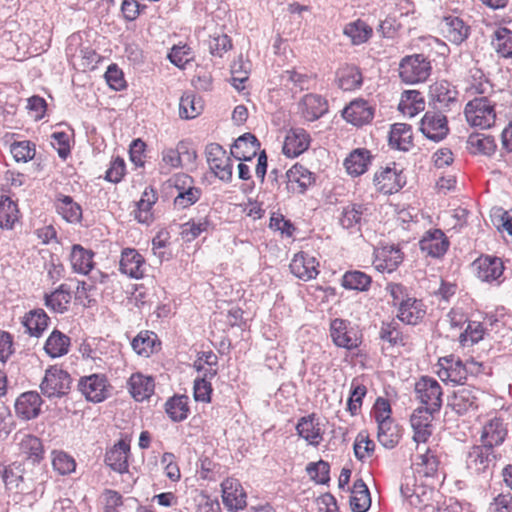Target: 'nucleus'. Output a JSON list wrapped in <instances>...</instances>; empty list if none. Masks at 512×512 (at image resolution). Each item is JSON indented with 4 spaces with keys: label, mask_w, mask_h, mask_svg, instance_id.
<instances>
[{
    "label": "nucleus",
    "mask_w": 512,
    "mask_h": 512,
    "mask_svg": "<svg viewBox=\"0 0 512 512\" xmlns=\"http://www.w3.org/2000/svg\"><path fill=\"white\" fill-rule=\"evenodd\" d=\"M467 148L472 154L489 156L495 152L496 144L491 136L475 133L468 137Z\"/></svg>",
    "instance_id": "obj_48"
},
{
    "label": "nucleus",
    "mask_w": 512,
    "mask_h": 512,
    "mask_svg": "<svg viewBox=\"0 0 512 512\" xmlns=\"http://www.w3.org/2000/svg\"><path fill=\"white\" fill-rule=\"evenodd\" d=\"M330 336L333 343L340 348L352 350L359 345L356 330L347 320L336 318L330 323Z\"/></svg>",
    "instance_id": "obj_8"
},
{
    "label": "nucleus",
    "mask_w": 512,
    "mask_h": 512,
    "mask_svg": "<svg viewBox=\"0 0 512 512\" xmlns=\"http://www.w3.org/2000/svg\"><path fill=\"white\" fill-rule=\"evenodd\" d=\"M286 182L289 188L295 190L294 185L298 186V192L304 193L307 187L314 182L313 174L304 166L295 164L286 173Z\"/></svg>",
    "instance_id": "obj_34"
},
{
    "label": "nucleus",
    "mask_w": 512,
    "mask_h": 512,
    "mask_svg": "<svg viewBox=\"0 0 512 512\" xmlns=\"http://www.w3.org/2000/svg\"><path fill=\"white\" fill-rule=\"evenodd\" d=\"M71 301V294L66 285L62 284L50 294L45 295V305L57 313L67 310Z\"/></svg>",
    "instance_id": "obj_46"
},
{
    "label": "nucleus",
    "mask_w": 512,
    "mask_h": 512,
    "mask_svg": "<svg viewBox=\"0 0 512 512\" xmlns=\"http://www.w3.org/2000/svg\"><path fill=\"white\" fill-rule=\"evenodd\" d=\"M338 87L344 91H352L362 85V74L353 65H345L337 72Z\"/></svg>",
    "instance_id": "obj_40"
},
{
    "label": "nucleus",
    "mask_w": 512,
    "mask_h": 512,
    "mask_svg": "<svg viewBox=\"0 0 512 512\" xmlns=\"http://www.w3.org/2000/svg\"><path fill=\"white\" fill-rule=\"evenodd\" d=\"M431 95L439 109L453 110L459 108L458 91L448 82H440L432 87Z\"/></svg>",
    "instance_id": "obj_25"
},
{
    "label": "nucleus",
    "mask_w": 512,
    "mask_h": 512,
    "mask_svg": "<svg viewBox=\"0 0 512 512\" xmlns=\"http://www.w3.org/2000/svg\"><path fill=\"white\" fill-rule=\"evenodd\" d=\"M57 212L70 223L80 221L82 209L79 204L73 201L72 197L61 195L56 201Z\"/></svg>",
    "instance_id": "obj_45"
},
{
    "label": "nucleus",
    "mask_w": 512,
    "mask_h": 512,
    "mask_svg": "<svg viewBox=\"0 0 512 512\" xmlns=\"http://www.w3.org/2000/svg\"><path fill=\"white\" fill-rule=\"evenodd\" d=\"M296 430L298 435L312 446H318L322 440L319 424L314 422V415L302 417L296 426Z\"/></svg>",
    "instance_id": "obj_39"
},
{
    "label": "nucleus",
    "mask_w": 512,
    "mask_h": 512,
    "mask_svg": "<svg viewBox=\"0 0 512 512\" xmlns=\"http://www.w3.org/2000/svg\"><path fill=\"white\" fill-rule=\"evenodd\" d=\"M403 261L402 253L400 249L390 246L384 247L376 252L375 259L373 261L374 267L379 272L391 273L399 266Z\"/></svg>",
    "instance_id": "obj_28"
},
{
    "label": "nucleus",
    "mask_w": 512,
    "mask_h": 512,
    "mask_svg": "<svg viewBox=\"0 0 512 512\" xmlns=\"http://www.w3.org/2000/svg\"><path fill=\"white\" fill-rule=\"evenodd\" d=\"M373 182L376 189L385 195L398 192L403 186L401 175L390 167L376 172Z\"/></svg>",
    "instance_id": "obj_22"
},
{
    "label": "nucleus",
    "mask_w": 512,
    "mask_h": 512,
    "mask_svg": "<svg viewBox=\"0 0 512 512\" xmlns=\"http://www.w3.org/2000/svg\"><path fill=\"white\" fill-rule=\"evenodd\" d=\"M425 313V306L422 300L410 297L400 304L397 317L406 324L416 325L424 318Z\"/></svg>",
    "instance_id": "obj_29"
},
{
    "label": "nucleus",
    "mask_w": 512,
    "mask_h": 512,
    "mask_svg": "<svg viewBox=\"0 0 512 512\" xmlns=\"http://www.w3.org/2000/svg\"><path fill=\"white\" fill-rule=\"evenodd\" d=\"M157 335L153 332H140L131 342L133 350L140 356L149 357L155 350Z\"/></svg>",
    "instance_id": "obj_53"
},
{
    "label": "nucleus",
    "mask_w": 512,
    "mask_h": 512,
    "mask_svg": "<svg viewBox=\"0 0 512 512\" xmlns=\"http://www.w3.org/2000/svg\"><path fill=\"white\" fill-rule=\"evenodd\" d=\"M172 183L178 191L174 198V205L177 208L185 209L196 203L201 197V189L194 186V180L188 174H176Z\"/></svg>",
    "instance_id": "obj_6"
},
{
    "label": "nucleus",
    "mask_w": 512,
    "mask_h": 512,
    "mask_svg": "<svg viewBox=\"0 0 512 512\" xmlns=\"http://www.w3.org/2000/svg\"><path fill=\"white\" fill-rule=\"evenodd\" d=\"M307 473L317 483L325 484L329 481V472H330V466L328 462L324 460H319L318 462L314 463L311 462L307 465L306 468Z\"/></svg>",
    "instance_id": "obj_58"
},
{
    "label": "nucleus",
    "mask_w": 512,
    "mask_h": 512,
    "mask_svg": "<svg viewBox=\"0 0 512 512\" xmlns=\"http://www.w3.org/2000/svg\"><path fill=\"white\" fill-rule=\"evenodd\" d=\"M42 400L37 392L29 391L21 394L15 403V411L25 420L36 418L40 413Z\"/></svg>",
    "instance_id": "obj_26"
},
{
    "label": "nucleus",
    "mask_w": 512,
    "mask_h": 512,
    "mask_svg": "<svg viewBox=\"0 0 512 512\" xmlns=\"http://www.w3.org/2000/svg\"><path fill=\"white\" fill-rule=\"evenodd\" d=\"M391 147L402 151H408L412 145V129L405 123H395L389 133Z\"/></svg>",
    "instance_id": "obj_35"
},
{
    "label": "nucleus",
    "mask_w": 512,
    "mask_h": 512,
    "mask_svg": "<svg viewBox=\"0 0 512 512\" xmlns=\"http://www.w3.org/2000/svg\"><path fill=\"white\" fill-rule=\"evenodd\" d=\"M479 390L470 386H462L454 392L450 406L457 414H465L478 407Z\"/></svg>",
    "instance_id": "obj_24"
},
{
    "label": "nucleus",
    "mask_w": 512,
    "mask_h": 512,
    "mask_svg": "<svg viewBox=\"0 0 512 512\" xmlns=\"http://www.w3.org/2000/svg\"><path fill=\"white\" fill-rule=\"evenodd\" d=\"M70 338L59 330H54L45 342L44 350L52 358L68 353Z\"/></svg>",
    "instance_id": "obj_41"
},
{
    "label": "nucleus",
    "mask_w": 512,
    "mask_h": 512,
    "mask_svg": "<svg viewBox=\"0 0 512 512\" xmlns=\"http://www.w3.org/2000/svg\"><path fill=\"white\" fill-rule=\"evenodd\" d=\"M371 160L370 151L365 148L353 150L344 161L346 171L351 176H359L366 172Z\"/></svg>",
    "instance_id": "obj_33"
},
{
    "label": "nucleus",
    "mask_w": 512,
    "mask_h": 512,
    "mask_svg": "<svg viewBox=\"0 0 512 512\" xmlns=\"http://www.w3.org/2000/svg\"><path fill=\"white\" fill-rule=\"evenodd\" d=\"M71 382V376L67 371L52 366L46 370L40 390L47 398H61L69 393Z\"/></svg>",
    "instance_id": "obj_3"
},
{
    "label": "nucleus",
    "mask_w": 512,
    "mask_h": 512,
    "mask_svg": "<svg viewBox=\"0 0 512 512\" xmlns=\"http://www.w3.org/2000/svg\"><path fill=\"white\" fill-rule=\"evenodd\" d=\"M508 433L507 426L501 418L490 419L482 428L481 442L483 446L494 448L501 445Z\"/></svg>",
    "instance_id": "obj_19"
},
{
    "label": "nucleus",
    "mask_w": 512,
    "mask_h": 512,
    "mask_svg": "<svg viewBox=\"0 0 512 512\" xmlns=\"http://www.w3.org/2000/svg\"><path fill=\"white\" fill-rule=\"evenodd\" d=\"M420 131L434 142L443 140L449 132L446 116L439 112L427 111L421 120Z\"/></svg>",
    "instance_id": "obj_9"
},
{
    "label": "nucleus",
    "mask_w": 512,
    "mask_h": 512,
    "mask_svg": "<svg viewBox=\"0 0 512 512\" xmlns=\"http://www.w3.org/2000/svg\"><path fill=\"white\" fill-rule=\"evenodd\" d=\"M221 488L223 503L230 511H238L246 507L247 495L237 479H225Z\"/></svg>",
    "instance_id": "obj_13"
},
{
    "label": "nucleus",
    "mask_w": 512,
    "mask_h": 512,
    "mask_svg": "<svg viewBox=\"0 0 512 512\" xmlns=\"http://www.w3.org/2000/svg\"><path fill=\"white\" fill-rule=\"evenodd\" d=\"M310 139L304 129H291L283 144V153L290 158L297 157L309 147Z\"/></svg>",
    "instance_id": "obj_27"
},
{
    "label": "nucleus",
    "mask_w": 512,
    "mask_h": 512,
    "mask_svg": "<svg viewBox=\"0 0 512 512\" xmlns=\"http://www.w3.org/2000/svg\"><path fill=\"white\" fill-rule=\"evenodd\" d=\"M209 226V221L206 218L200 219L197 222L190 221L182 225L181 234L188 240H194L202 232L206 231Z\"/></svg>",
    "instance_id": "obj_63"
},
{
    "label": "nucleus",
    "mask_w": 512,
    "mask_h": 512,
    "mask_svg": "<svg viewBox=\"0 0 512 512\" xmlns=\"http://www.w3.org/2000/svg\"><path fill=\"white\" fill-rule=\"evenodd\" d=\"M260 142L251 133L238 137L231 146V155L239 161H251L257 154Z\"/></svg>",
    "instance_id": "obj_23"
},
{
    "label": "nucleus",
    "mask_w": 512,
    "mask_h": 512,
    "mask_svg": "<svg viewBox=\"0 0 512 512\" xmlns=\"http://www.w3.org/2000/svg\"><path fill=\"white\" fill-rule=\"evenodd\" d=\"M371 282V276L359 270H350L345 272L341 280V284L345 289L361 292L367 291Z\"/></svg>",
    "instance_id": "obj_47"
},
{
    "label": "nucleus",
    "mask_w": 512,
    "mask_h": 512,
    "mask_svg": "<svg viewBox=\"0 0 512 512\" xmlns=\"http://www.w3.org/2000/svg\"><path fill=\"white\" fill-rule=\"evenodd\" d=\"M52 465L54 470L61 475L70 474L76 467L75 460L64 452L53 453Z\"/></svg>",
    "instance_id": "obj_59"
},
{
    "label": "nucleus",
    "mask_w": 512,
    "mask_h": 512,
    "mask_svg": "<svg viewBox=\"0 0 512 512\" xmlns=\"http://www.w3.org/2000/svg\"><path fill=\"white\" fill-rule=\"evenodd\" d=\"M435 411L417 408L410 417L413 440L417 445L426 443L432 435V421Z\"/></svg>",
    "instance_id": "obj_11"
},
{
    "label": "nucleus",
    "mask_w": 512,
    "mask_h": 512,
    "mask_svg": "<svg viewBox=\"0 0 512 512\" xmlns=\"http://www.w3.org/2000/svg\"><path fill=\"white\" fill-rule=\"evenodd\" d=\"M202 111V104L200 99H197L193 94H184L179 103V114L181 118L193 119L198 116Z\"/></svg>",
    "instance_id": "obj_54"
},
{
    "label": "nucleus",
    "mask_w": 512,
    "mask_h": 512,
    "mask_svg": "<svg viewBox=\"0 0 512 512\" xmlns=\"http://www.w3.org/2000/svg\"><path fill=\"white\" fill-rule=\"evenodd\" d=\"M420 249L426 255L433 258L443 256L448 247L449 241L444 232L440 229H432L427 231L419 241Z\"/></svg>",
    "instance_id": "obj_16"
},
{
    "label": "nucleus",
    "mask_w": 512,
    "mask_h": 512,
    "mask_svg": "<svg viewBox=\"0 0 512 512\" xmlns=\"http://www.w3.org/2000/svg\"><path fill=\"white\" fill-rule=\"evenodd\" d=\"M350 506L353 512H366L371 506L370 492L362 479L354 482Z\"/></svg>",
    "instance_id": "obj_38"
},
{
    "label": "nucleus",
    "mask_w": 512,
    "mask_h": 512,
    "mask_svg": "<svg viewBox=\"0 0 512 512\" xmlns=\"http://www.w3.org/2000/svg\"><path fill=\"white\" fill-rule=\"evenodd\" d=\"M374 449L375 443L369 439L368 434L360 432L354 443L355 457L360 461H364L366 458L372 456Z\"/></svg>",
    "instance_id": "obj_57"
},
{
    "label": "nucleus",
    "mask_w": 512,
    "mask_h": 512,
    "mask_svg": "<svg viewBox=\"0 0 512 512\" xmlns=\"http://www.w3.org/2000/svg\"><path fill=\"white\" fill-rule=\"evenodd\" d=\"M19 219L17 204L9 197L2 196L0 199V227L12 229Z\"/></svg>",
    "instance_id": "obj_51"
},
{
    "label": "nucleus",
    "mask_w": 512,
    "mask_h": 512,
    "mask_svg": "<svg viewBox=\"0 0 512 512\" xmlns=\"http://www.w3.org/2000/svg\"><path fill=\"white\" fill-rule=\"evenodd\" d=\"M129 445L119 441L106 452L105 463L116 472L124 473L128 470Z\"/></svg>",
    "instance_id": "obj_30"
},
{
    "label": "nucleus",
    "mask_w": 512,
    "mask_h": 512,
    "mask_svg": "<svg viewBox=\"0 0 512 512\" xmlns=\"http://www.w3.org/2000/svg\"><path fill=\"white\" fill-rule=\"evenodd\" d=\"M401 438L400 428L393 421H386L378 426L377 439L379 443L387 448H394Z\"/></svg>",
    "instance_id": "obj_44"
},
{
    "label": "nucleus",
    "mask_w": 512,
    "mask_h": 512,
    "mask_svg": "<svg viewBox=\"0 0 512 512\" xmlns=\"http://www.w3.org/2000/svg\"><path fill=\"white\" fill-rule=\"evenodd\" d=\"M10 152L16 162L26 163L35 157L36 148L29 140L15 141L10 146Z\"/></svg>",
    "instance_id": "obj_55"
},
{
    "label": "nucleus",
    "mask_w": 512,
    "mask_h": 512,
    "mask_svg": "<svg viewBox=\"0 0 512 512\" xmlns=\"http://www.w3.org/2000/svg\"><path fill=\"white\" fill-rule=\"evenodd\" d=\"M417 460L416 465L422 467L419 472H422L425 476H434L438 471L439 459L429 448H427L424 453L419 454Z\"/></svg>",
    "instance_id": "obj_56"
},
{
    "label": "nucleus",
    "mask_w": 512,
    "mask_h": 512,
    "mask_svg": "<svg viewBox=\"0 0 512 512\" xmlns=\"http://www.w3.org/2000/svg\"><path fill=\"white\" fill-rule=\"evenodd\" d=\"M464 114L469 125L480 129L492 127L496 120L495 105L487 97L469 101L465 106Z\"/></svg>",
    "instance_id": "obj_1"
},
{
    "label": "nucleus",
    "mask_w": 512,
    "mask_h": 512,
    "mask_svg": "<svg viewBox=\"0 0 512 512\" xmlns=\"http://www.w3.org/2000/svg\"><path fill=\"white\" fill-rule=\"evenodd\" d=\"M343 118L354 126H363L372 121L374 109L364 99H355L342 111Z\"/></svg>",
    "instance_id": "obj_15"
},
{
    "label": "nucleus",
    "mask_w": 512,
    "mask_h": 512,
    "mask_svg": "<svg viewBox=\"0 0 512 512\" xmlns=\"http://www.w3.org/2000/svg\"><path fill=\"white\" fill-rule=\"evenodd\" d=\"M154 380L140 373L132 374L128 381L131 396L136 401L148 399L154 392Z\"/></svg>",
    "instance_id": "obj_31"
},
{
    "label": "nucleus",
    "mask_w": 512,
    "mask_h": 512,
    "mask_svg": "<svg viewBox=\"0 0 512 512\" xmlns=\"http://www.w3.org/2000/svg\"><path fill=\"white\" fill-rule=\"evenodd\" d=\"M119 268L121 273L135 279L144 276L145 260L134 248H124L121 252Z\"/></svg>",
    "instance_id": "obj_17"
},
{
    "label": "nucleus",
    "mask_w": 512,
    "mask_h": 512,
    "mask_svg": "<svg viewBox=\"0 0 512 512\" xmlns=\"http://www.w3.org/2000/svg\"><path fill=\"white\" fill-rule=\"evenodd\" d=\"M165 411L173 422H181L188 417L189 407L186 396H174L165 403Z\"/></svg>",
    "instance_id": "obj_50"
},
{
    "label": "nucleus",
    "mask_w": 512,
    "mask_h": 512,
    "mask_svg": "<svg viewBox=\"0 0 512 512\" xmlns=\"http://www.w3.org/2000/svg\"><path fill=\"white\" fill-rule=\"evenodd\" d=\"M19 450L32 463H39L43 459L44 449L42 442L34 435H24L19 442Z\"/></svg>",
    "instance_id": "obj_43"
},
{
    "label": "nucleus",
    "mask_w": 512,
    "mask_h": 512,
    "mask_svg": "<svg viewBox=\"0 0 512 512\" xmlns=\"http://www.w3.org/2000/svg\"><path fill=\"white\" fill-rule=\"evenodd\" d=\"M483 335L484 327L480 322H469L464 332L460 334V342L466 345L469 340L471 344H474L482 340Z\"/></svg>",
    "instance_id": "obj_61"
},
{
    "label": "nucleus",
    "mask_w": 512,
    "mask_h": 512,
    "mask_svg": "<svg viewBox=\"0 0 512 512\" xmlns=\"http://www.w3.org/2000/svg\"><path fill=\"white\" fill-rule=\"evenodd\" d=\"M416 398L422 409L438 412L442 406V388L434 378L423 376L415 384Z\"/></svg>",
    "instance_id": "obj_4"
},
{
    "label": "nucleus",
    "mask_w": 512,
    "mask_h": 512,
    "mask_svg": "<svg viewBox=\"0 0 512 512\" xmlns=\"http://www.w3.org/2000/svg\"><path fill=\"white\" fill-rule=\"evenodd\" d=\"M94 253L91 250L85 249L79 244L72 246L70 253V262L74 272L80 274H88L93 268Z\"/></svg>",
    "instance_id": "obj_32"
},
{
    "label": "nucleus",
    "mask_w": 512,
    "mask_h": 512,
    "mask_svg": "<svg viewBox=\"0 0 512 512\" xmlns=\"http://www.w3.org/2000/svg\"><path fill=\"white\" fill-rule=\"evenodd\" d=\"M299 109L305 120L313 122L328 111V103L321 95L306 94L299 103Z\"/></svg>",
    "instance_id": "obj_21"
},
{
    "label": "nucleus",
    "mask_w": 512,
    "mask_h": 512,
    "mask_svg": "<svg viewBox=\"0 0 512 512\" xmlns=\"http://www.w3.org/2000/svg\"><path fill=\"white\" fill-rule=\"evenodd\" d=\"M157 193L151 187H147L142 193L141 199L137 202V209L135 210V218L139 223L150 224L153 216L151 208L157 201Z\"/></svg>",
    "instance_id": "obj_37"
},
{
    "label": "nucleus",
    "mask_w": 512,
    "mask_h": 512,
    "mask_svg": "<svg viewBox=\"0 0 512 512\" xmlns=\"http://www.w3.org/2000/svg\"><path fill=\"white\" fill-rule=\"evenodd\" d=\"M496 463V455L492 448L473 446L468 453L467 466L476 473H485Z\"/></svg>",
    "instance_id": "obj_18"
},
{
    "label": "nucleus",
    "mask_w": 512,
    "mask_h": 512,
    "mask_svg": "<svg viewBox=\"0 0 512 512\" xmlns=\"http://www.w3.org/2000/svg\"><path fill=\"white\" fill-rule=\"evenodd\" d=\"M318 267L316 257L304 251L296 253L289 265L291 273L303 281L315 279L319 274Z\"/></svg>",
    "instance_id": "obj_10"
},
{
    "label": "nucleus",
    "mask_w": 512,
    "mask_h": 512,
    "mask_svg": "<svg viewBox=\"0 0 512 512\" xmlns=\"http://www.w3.org/2000/svg\"><path fill=\"white\" fill-rule=\"evenodd\" d=\"M472 268L477 278L483 282L498 280L504 271L502 260L488 255L477 258L472 263Z\"/></svg>",
    "instance_id": "obj_12"
},
{
    "label": "nucleus",
    "mask_w": 512,
    "mask_h": 512,
    "mask_svg": "<svg viewBox=\"0 0 512 512\" xmlns=\"http://www.w3.org/2000/svg\"><path fill=\"white\" fill-rule=\"evenodd\" d=\"M441 31L447 40L459 45L468 38L470 27L457 16H447L443 18Z\"/></svg>",
    "instance_id": "obj_20"
},
{
    "label": "nucleus",
    "mask_w": 512,
    "mask_h": 512,
    "mask_svg": "<svg viewBox=\"0 0 512 512\" xmlns=\"http://www.w3.org/2000/svg\"><path fill=\"white\" fill-rule=\"evenodd\" d=\"M343 33L350 38L353 45H360L371 37L372 28L364 21L356 20L345 25Z\"/></svg>",
    "instance_id": "obj_49"
},
{
    "label": "nucleus",
    "mask_w": 512,
    "mask_h": 512,
    "mask_svg": "<svg viewBox=\"0 0 512 512\" xmlns=\"http://www.w3.org/2000/svg\"><path fill=\"white\" fill-rule=\"evenodd\" d=\"M492 46L504 58L512 57V31L501 27L494 32Z\"/></svg>",
    "instance_id": "obj_52"
},
{
    "label": "nucleus",
    "mask_w": 512,
    "mask_h": 512,
    "mask_svg": "<svg viewBox=\"0 0 512 512\" xmlns=\"http://www.w3.org/2000/svg\"><path fill=\"white\" fill-rule=\"evenodd\" d=\"M366 212L367 207L363 204L352 203L347 205L343 208L341 213V226L345 229H356L359 231Z\"/></svg>",
    "instance_id": "obj_36"
},
{
    "label": "nucleus",
    "mask_w": 512,
    "mask_h": 512,
    "mask_svg": "<svg viewBox=\"0 0 512 512\" xmlns=\"http://www.w3.org/2000/svg\"><path fill=\"white\" fill-rule=\"evenodd\" d=\"M190 54L191 52L188 46H174L168 54V58L175 66L184 69L186 64L191 60Z\"/></svg>",
    "instance_id": "obj_64"
},
{
    "label": "nucleus",
    "mask_w": 512,
    "mask_h": 512,
    "mask_svg": "<svg viewBox=\"0 0 512 512\" xmlns=\"http://www.w3.org/2000/svg\"><path fill=\"white\" fill-rule=\"evenodd\" d=\"M109 384L104 374H92L81 377L78 383L79 391L88 401L99 403L109 394Z\"/></svg>",
    "instance_id": "obj_7"
},
{
    "label": "nucleus",
    "mask_w": 512,
    "mask_h": 512,
    "mask_svg": "<svg viewBox=\"0 0 512 512\" xmlns=\"http://www.w3.org/2000/svg\"><path fill=\"white\" fill-rule=\"evenodd\" d=\"M231 48V39L225 34L214 36L209 40V51L213 56L221 58Z\"/></svg>",
    "instance_id": "obj_62"
},
{
    "label": "nucleus",
    "mask_w": 512,
    "mask_h": 512,
    "mask_svg": "<svg viewBox=\"0 0 512 512\" xmlns=\"http://www.w3.org/2000/svg\"><path fill=\"white\" fill-rule=\"evenodd\" d=\"M379 336L383 341L388 342L394 346L402 342V334L398 329V324L395 321L383 322L380 328Z\"/></svg>",
    "instance_id": "obj_60"
},
{
    "label": "nucleus",
    "mask_w": 512,
    "mask_h": 512,
    "mask_svg": "<svg viewBox=\"0 0 512 512\" xmlns=\"http://www.w3.org/2000/svg\"><path fill=\"white\" fill-rule=\"evenodd\" d=\"M205 153L209 167L215 176L222 181L230 182L233 165L223 147L217 143H210Z\"/></svg>",
    "instance_id": "obj_5"
},
{
    "label": "nucleus",
    "mask_w": 512,
    "mask_h": 512,
    "mask_svg": "<svg viewBox=\"0 0 512 512\" xmlns=\"http://www.w3.org/2000/svg\"><path fill=\"white\" fill-rule=\"evenodd\" d=\"M438 366L437 375L443 382L462 384L466 379V370L463 362L454 355L440 358Z\"/></svg>",
    "instance_id": "obj_14"
},
{
    "label": "nucleus",
    "mask_w": 512,
    "mask_h": 512,
    "mask_svg": "<svg viewBox=\"0 0 512 512\" xmlns=\"http://www.w3.org/2000/svg\"><path fill=\"white\" fill-rule=\"evenodd\" d=\"M431 70V63L423 54L405 56L399 63V76L407 84L426 81Z\"/></svg>",
    "instance_id": "obj_2"
},
{
    "label": "nucleus",
    "mask_w": 512,
    "mask_h": 512,
    "mask_svg": "<svg viewBox=\"0 0 512 512\" xmlns=\"http://www.w3.org/2000/svg\"><path fill=\"white\" fill-rule=\"evenodd\" d=\"M49 317L43 309L31 310L23 318V325L31 336L39 337L48 326Z\"/></svg>",
    "instance_id": "obj_42"
}]
</instances>
